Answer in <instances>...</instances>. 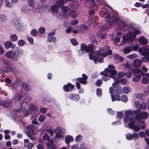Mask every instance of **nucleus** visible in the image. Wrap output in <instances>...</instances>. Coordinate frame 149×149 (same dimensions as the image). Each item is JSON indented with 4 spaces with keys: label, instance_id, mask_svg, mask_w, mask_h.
I'll use <instances>...</instances> for the list:
<instances>
[{
    "label": "nucleus",
    "instance_id": "8",
    "mask_svg": "<svg viewBox=\"0 0 149 149\" xmlns=\"http://www.w3.org/2000/svg\"><path fill=\"white\" fill-rule=\"evenodd\" d=\"M15 52L10 50L7 52L5 54V56L8 58H10L12 60H16L15 55Z\"/></svg>",
    "mask_w": 149,
    "mask_h": 149
},
{
    "label": "nucleus",
    "instance_id": "30",
    "mask_svg": "<svg viewBox=\"0 0 149 149\" xmlns=\"http://www.w3.org/2000/svg\"><path fill=\"white\" fill-rule=\"evenodd\" d=\"M7 20V17L4 14H0V20L2 22H5Z\"/></svg>",
    "mask_w": 149,
    "mask_h": 149
},
{
    "label": "nucleus",
    "instance_id": "28",
    "mask_svg": "<svg viewBox=\"0 0 149 149\" xmlns=\"http://www.w3.org/2000/svg\"><path fill=\"white\" fill-rule=\"evenodd\" d=\"M0 105L3 106L4 107H6L10 105L11 104L8 102L0 100Z\"/></svg>",
    "mask_w": 149,
    "mask_h": 149
},
{
    "label": "nucleus",
    "instance_id": "3",
    "mask_svg": "<svg viewBox=\"0 0 149 149\" xmlns=\"http://www.w3.org/2000/svg\"><path fill=\"white\" fill-rule=\"evenodd\" d=\"M69 0H57L56 5H53L51 7L52 13L54 15H60L58 12V7H60Z\"/></svg>",
    "mask_w": 149,
    "mask_h": 149
},
{
    "label": "nucleus",
    "instance_id": "63",
    "mask_svg": "<svg viewBox=\"0 0 149 149\" xmlns=\"http://www.w3.org/2000/svg\"><path fill=\"white\" fill-rule=\"evenodd\" d=\"M28 3L29 6H32L34 3V1L33 0H28Z\"/></svg>",
    "mask_w": 149,
    "mask_h": 149
},
{
    "label": "nucleus",
    "instance_id": "5",
    "mask_svg": "<svg viewBox=\"0 0 149 149\" xmlns=\"http://www.w3.org/2000/svg\"><path fill=\"white\" fill-rule=\"evenodd\" d=\"M115 67L112 65H109L108 69H105V71L107 70L110 74L109 77L111 78H113L115 77L117 73V71L115 69Z\"/></svg>",
    "mask_w": 149,
    "mask_h": 149
},
{
    "label": "nucleus",
    "instance_id": "37",
    "mask_svg": "<svg viewBox=\"0 0 149 149\" xmlns=\"http://www.w3.org/2000/svg\"><path fill=\"white\" fill-rule=\"evenodd\" d=\"M11 43L10 41H6L4 42V45L6 49H8L10 47Z\"/></svg>",
    "mask_w": 149,
    "mask_h": 149
},
{
    "label": "nucleus",
    "instance_id": "21",
    "mask_svg": "<svg viewBox=\"0 0 149 149\" xmlns=\"http://www.w3.org/2000/svg\"><path fill=\"white\" fill-rule=\"evenodd\" d=\"M141 76L140 75H134V77L132 79V81L135 82H139L140 80Z\"/></svg>",
    "mask_w": 149,
    "mask_h": 149
},
{
    "label": "nucleus",
    "instance_id": "49",
    "mask_svg": "<svg viewBox=\"0 0 149 149\" xmlns=\"http://www.w3.org/2000/svg\"><path fill=\"white\" fill-rule=\"evenodd\" d=\"M121 84L123 85H125L127 84V80L125 79H121L120 81Z\"/></svg>",
    "mask_w": 149,
    "mask_h": 149
},
{
    "label": "nucleus",
    "instance_id": "46",
    "mask_svg": "<svg viewBox=\"0 0 149 149\" xmlns=\"http://www.w3.org/2000/svg\"><path fill=\"white\" fill-rule=\"evenodd\" d=\"M121 100L124 102H126L128 100L127 96L124 95H122L121 98Z\"/></svg>",
    "mask_w": 149,
    "mask_h": 149
},
{
    "label": "nucleus",
    "instance_id": "58",
    "mask_svg": "<svg viewBox=\"0 0 149 149\" xmlns=\"http://www.w3.org/2000/svg\"><path fill=\"white\" fill-rule=\"evenodd\" d=\"M125 75V73H123V72H120L118 73V77L117 78H120L121 79L120 77H123Z\"/></svg>",
    "mask_w": 149,
    "mask_h": 149
},
{
    "label": "nucleus",
    "instance_id": "10",
    "mask_svg": "<svg viewBox=\"0 0 149 149\" xmlns=\"http://www.w3.org/2000/svg\"><path fill=\"white\" fill-rule=\"evenodd\" d=\"M139 52L141 55L146 56L149 54V49L146 47H141L139 49Z\"/></svg>",
    "mask_w": 149,
    "mask_h": 149
},
{
    "label": "nucleus",
    "instance_id": "32",
    "mask_svg": "<svg viewBox=\"0 0 149 149\" xmlns=\"http://www.w3.org/2000/svg\"><path fill=\"white\" fill-rule=\"evenodd\" d=\"M47 144L49 149H55L56 148L55 145L50 142H48Z\"/></svg>",
    "mask_w": 149,
    "mask_h": 149
},
{
    "label": "nucleus",
    "instance_id": "2",
    "mask_svg": "<svg viewBox=\"0 0 149 149\" xmlns=\"http://www.w3.org/2000/svg\"><path fill=\"white\" fill-rule=\"evenodd\" d=\"M141 31L138 29H135L133 30L132 32H129L126 34L123 38V40L121 42V45H123L126 43V41L133 42V39L136 37V34H139Z\"/></svg>",
    "mask_w": 149,
    "mask_h": 149
},
{
    "label": "nucleus",
    "instance_id": "41",
    "mask_svg": "<svg viewBox=\"0 0 149 149\" xmlns=\"http://www.w3.org/2000/svg\"><path fill=\"white\" fill-rule=\"evenodd\" d=\"M133 113L132 111L131 110H127L125 111L124 114L125 116L124 118L125 117H127L129 118L128 116L131 115ZM130 118V117H129Z\"/></svg>",
    "mask_w": 149,
    "mask_h": 149
},
{
    "label": "nucleus",
    "instance_id": "19",
    "mask_svg": "<svg viewBox=\"0 0 149 149\" xmlns=\"http://www.w3.org/2000/svg\"><path fill=\"white\" fill-rule=\"evenodd\" d=\"M126 26V24L125 23L121 21L119 22L118 27L119 28H120V30L122 31V30L124 29V28H125Z\"/></svg>",
    "mask_w": 149,
    "mask_h": 149
},
{
    "label": "nucleus",
    "instance_id": "9",
    "mask_svg": "<svg viewBox=\"0 0 149 149\" xmlns=\"http://www.w3.org/2000/svg\"><path fill=\"white\" fill-rule=\"evenodd\" d=\"M104 49L102 47H100L99 50L97 51L95 53L96 55L98 56H101L102 57H105L107 56L106 52H104Z\"/></svg>",
    "mask_w": 149,
    "mask_h": 149
},
{
    "label": "nucleus",
    "instance_id": "51",
    "mask_svg": "<svg viewBox=\"0 0 149 149\" xmlns=\"http://www.w3.org/2000/svg\"><path fill=\"white\" fill-rule=\"evenodd\" d=\"M135 118L137 120H141L143 118L142 116L140 113V114H137Z\"/></svg>",
    "mask_w": 149,
    "mask_h": 149
},
{
    "label": "nucleus",
    "instance_id": "50",
    "mask_svg": "<svg viewBox=\"0 0 149 149\" xmlns=\"http://www.w3.org/2000/svg\"><path fill=\"white\" fill-rule=\"evenodd\" d=\"M126 138L128 140H131L133 138V135L131 133L127 134L126 135Z\"/></svg>",
    "mask_w": 149,
    "mask_h": 149
},
{
    "label": "nucleus",
    "instance_id": "6",
    "mask_svg": "<svg viewBox=\"0 0 149 149\" xmlns=\"http://www.w3.org/2000/svg\"><path fill=\"white\" fill-rule=\"evenodd\" d=\"M93 49V45L91 44H89L88 46L84 43L81 45V49L86 53L91 51Z\"/></svg>",
    "mask_w": 149,
    "mask_h": 149
},
{
    "label": "nucleus",
    "instance_id": "55",
    "mask_svg": "<svg viewBox=\"0 0 149 149\" xmlns=\"http://www.w3.org/2000/svg\"><path fill=\"white\" fill-rule=\"evenodd\" d=\"M116 92L118 94H121L123 93L122 89L120 87H118L116 90Z\"/></svg>",
    "mask_w": 149,
    "mask_h": 149
},
{
    "label": "nucleus",
    "instance_id": "22",
    "mask_svg": "<svg viewBox=\"0 0 149 149\" xmlns=\"http://www.w3.org/2000/svg\"><path fill=\"white\" fill-rule=\"evenodd\" d=\"M111 97L112 100L113 101H114L115 100L119 101L120 100V96L116 94L115 95V97L114 95L112 94L111 95Z\"/></svg>",
    "mask_w": 149,
    "mask_h": 149
},
{
    "label": "nucleus",
    "instance_id": "45",
    "mask_svg": "<svg viewBox=\"0 0 149 149\" xmlns=\"http://www.w3.org/2000/svg\"><path fill=\"white\" fill-rule=\"evenodd\" d=\"M6 67L8 71H11L12 70V68L11 65L9 62L6 63Z\"/></svg>",
    "mask_w": 149,
    "mask_h": 149
},
{
    "label": "nucleus",
    "instance_id": "12",
    "mask_svg": "<svg viewBox=\"0 0 149 149\" xmlns=\"http://www.w3.org/2000/svg\"><path fill=\"white\" fill-rule=\"evenodd\" d=\"M74 87V86L70 83H68L67 84L63 86V90L65 92H68L72 90Z\"/></svg>",
    "mask_w": 149,
    "mask_h": 149
},
{
    "label": "nucleus",
    "instance_id": "40",
    "mask_svg": "<svg viewBox=\"0 0 149 149\" xmlns=\"http://www.w3.org/2000/svg\"><path fill=\"white\" fill-rule=\"evenodd\" d=\"M22 87L26 91H30L31 89L30 86L25 83L22 84Z\"/></svg>",
    "mask_w": 149,
    "mask_h": 149
},
{
    "label": "nucleus",
    "instance_id": "23",
    "mask_svg": "<svg viewBox=\"0 0 149 149\" xmlns=\"http://www.w3.org/2000/svg\"><path fill=\"white\" fill-rule=\"evenodd\" d=\"M140 113L143 118L144 119H147L149 115V113L146 111H141L140 112Z\"/></svg>",
    "mask_w": 149,
    "mask_h": 149
},
{
    "label": "nucleus",
    "instance_id": "56",
    "mask_svg": "<svg viewBox=\"0 0 149 149\" xmlns=\"http://www.w3.org/2000/svg\"><path fill=\"white\" fill-rule=\"evenodd\" d=\"M125 75L127 78H130L132 76V72H127L125 73Z\"/></svg>",
    "mask_w": 149,
    "mask_h": 149
},
{
    "label": "nucleus",
    "instance_id": "14",
    "mask_svg": "<svg viewBox=\"0 0 149 149\" xmlns=\"http://www.w3.org/2000/svg\"><path fill=\"white\" fill-rule=\"evenodd\" d=\"M14 52L15 53V55L16 60H17V58L22 56L23 54V51L22 50L18 49Z\"/></svg>",
    "mask_w": 149,
    "mask_h": 149
},
{
    "label": "nucleus",
    "instance_id": "18",
    "mask_svg": "<svg viewBox=\"0 0 149 149\" xmlns=\"http://www.w3.org/2000/svg\"><path fill=\"white\" fill-rule=\"evenodd\" d=\"M27 128L31 133L34 134V132L35 130V127L33 125H29L27 126Z\"/></svg>",
    "mask_w": 149,
    "mask_h": 149
},
{
    "label": "nucleus",
    "instance_id": "1",
    "mask_svg": "<svg viewBox=\"0 0 149 149\" xmlns=\"http://www.w3.org/2000/svg\"><path fill=\"white\" fill-rule=\"evenodd\" d=\"M124 122L125 123L129 122L128 124L127 127L131 129H133L136 132L139 131L141 129H143L146 127V124L145 121L143 120L139 123V125H135L134 122L135 120L134 118H130L127 117H125L123 118Z\"/></svg>",
    "mask_w": 149,
    "mask_h": 149
},
{
    "label": "nucleus",
    "instance_id": "33",
    "mask_svg": "<svg viewBox=\"0 0 149 149\" xmlns=\"http://www.w3.org/2000/svg\"><path fill=\"white\" fill-rule=\"evenodd\" d=\"M113 56L114 58L120 61H121L123 60V58L122 57L119 56L117 54H114L113 55Z\"/></svg>",
    "mask_w": 149,
    "mask_h": 149
},
{
    "label": "nucleus",
    "instance_id": "20",
    "mask_svg": "<svg viewBox=\"0 0 149 149\" xmlns=\"http://www.w3.org/2000/svg\"><path fill=\"white\" fill-rule=\"evenodd\" d=\"M100 74L104 75L102 77V79L104 81H106L109 79L108 74L106 71L101 72L100 73Z\"/></svg>",
    "mask_w": 149,
    "mask_h": 149
},
{
    "label": "nucleus",
    "instance_id": "48",
    "mask_svg": "<svg viewBox=\"0 0 149 149\" xmlns=\"http://www.w3.org/2000/svg\"><path fill=\"white\" fill-rule=\"evenodd\" d=\"M97 36L100 39H104L105 38L106 35L104 33H98L97 34Z\"/></svg>",
    "mask_w": 149,
    "mask_h": 149
},
{
    "label": "nucleus",
    "instance_id": "15",
    "mask_svg": "<svg viewBox=\"0 0 149 149\" xmlns=\"http://www.w3.org/2000/svg\"><path fill=\"white\" fill-rule=\"evenodd\" d=\"M29 109L31 111H32L33 112H36L37 109V107L35 106L32 103H30L28 105Z\"/></svg>",
    "mask_w": 149,
    "mask_h": 149
},
{
    "label": "nucleus",
    "instance_id": "24",
    "mask_svg": "<svg viewBox=\"0 0 149 149\" xmlns=\"http://www.w3.org/2000/svg\"><path fill=\"white\" fill-rule=\"evenodd\" d=\"M131 91L130 88L127 86H124L123 89V93L127 94Z\"/></svg>",
    "mask_w": 149,
    "mask_h": 149
},
{
    "label": "nucleus",
    "instance_id": "47",
    "mask_svg": "<svg viewBox=\"0 0 149 149\" xmlns=\"http://www.w3.org/2000/svg\"><path fill=\"white\" fill-rule=\"evenodd\" d=\"M142 73L143 72L140 70L136 69L134 71V75H141L142 74Z\"/></svg>",
    "mask_w": 149,
    "mask_h": 149
},
{
    "label": "nucleus",
    "instance_id": "60",
    "mask_svg": "<svg viewBox=\"0 0 149 149\" xmlns=\"http://www.w3.org/2000/svg\"><path fill=\"white\" fill-rule=\"evenodd\" d=\"M136 54H132L127 56V57L129 58H136Z\"/></svg>",
    "mask_w": 149,
    "mask_h": 149
},
{
    "label": "nucleus",
    "instance_id": "43",
    "mask_svg": "<svg viewBox=\"0 0 149 149\" xmlns=\"http://www.w3.org/2000/svg\"><path fill=\"white\" fill-rule=\"evenodd\" d=\"M139 45V44L137 43H135L133 44V45L132 47L133 49V51H137L138 49Z\"/></svg>",
    "mask_w": 149,
    "mask_h": 149
},
{
    "label": "nucleus",
    "instance_id": "64",
    "mask_svg": "<svg viewBox=\"0 0 149 149\" xmlns=\"http://www.w3.org/2000/svg\"><path fill=\"white\" fill-rule=\"evenodd\" d=\"M102 83V81L100 79L98 80L95 83V85L98 86H100Z\"/></svg>",
    "mask_w": 149,
    "mask_h": 149
},
{
    "label": "nucleus",
    "instance_id": "54",
    "mask_svg": "<svg viewBox=\"0 0 149 149\" xmlns=\"http://www.w3.org/2000/svg\"><path fill=\"white\" fill-rule=\"evenodd\" d=\"M37 33V31L35 29H32L31 32V35L33 36H36Z\"/></svg>",
    "mask_w": 149,
    "mask_h": 149
},
{
    "label": "nucleus",
    "instance_id": "16",
    "mask_svg": "<svg viewBox=\"0 0 149 149\" xmlns=\"http://www.w3.org/2000/svg\"><path fill=\"white\" fill-rule=\"evenodd\" d=\"M139 41L140 44L142 45H146L148 42V40L143 36L139 38Z\"/></svg>",
    "mask_w": 149,
    "mask_h": 149
},
{
    "label": "nucleus",
    "instance_id": "62",
    "mask_svg": "<svg viewBox=\"0 0 149 149\" xmlns=\"http://www.w3.org/2000/svg\"><path fill=\"white\" fill-rule=\"evenodd\" d=\"M45 119V117L43 115H41L38 118V120L39 121L41 122L43 121Z\"/></svg>",
    "mask_w": 149,
    "mask_h": 149
},
{
    "label": "nucleus",
    "instance_id": "17",
    "mask_svg": "<svg viewBox=\"0 0 149 149\" xmlns=\"http://www.w3.org/2000/svg\"><path fill=\"white\" fill-rule=\"evenodd\" d=\"M21 10L23 13H26L29 10V9L26 5H24L21 8Z\"/></svg>",
    "mask_w": 149,
    "mask_h": 149
},
{
    "label": "nucleus",
    "instance_id": "13",
    "mask_svg": "<svg viewBox=\"0 0 149 149\" xmlns=\"http://www.w3.org/2000/svg\"><path fill=\"white\" fill-rule=\"evenodd\" d=\"M41 7V5L40 4L36 3L33 8V11L34 13H38L40 11Z\"/></svg>",
    "mask_w": 149,
    "mask_h": 149
},
{
    "label": "nucleus",
    "instance_id": "36",
    "mask_svg": "<svg viewBox=\"0 0 149 149\" xmlns=\"http://www.w3.org/2000/svg\"><path fill=\"white\" fill-rule=\"evenodd\" d=\"M76 80L79 82L81 84H87L86 81L81 77L77 78Z\"/></svg>",
    "mask_w": 149,
    "mask_h": 149
},
{
    "label": "nucleus",
    "instance_id": "7",
    "mask_svg": "<svg viewBox=\"0 0 149 149\" xmlns=\"http://www.w3.org/2000/svg\"><path fill=\"white\" fill-rule=\"evenodd\" d=\"M61 129L60 128H57L54 131L56 133L55 136V138H59L61 137L62 136V133H65V130Z\"/></svg>",
    "mask_w": 149,
    "mask_h": 149
},
{
    "label": "nucleus",
    "instance_id": "31",
    "mask_svg": "<svg viewBox=\"0 0 149 149\" xmlns=\"http://www.w3.org/2000/svg\"><path fill=\"white\" fill-rule=\"evenodd\" d=\"M147 107V105L146 103H143L141 104L140 107H139L138 109L139 110H146Z\"/></svg>",
    "mask_w": 149,
    "mask_h": 149
},
{
    "label": "nucleus",
    "instance_id": "4",
    "mask_svg": "<svg viewBox=\"0 0 149 149\" xmlns=\"http://www.w3.org/2000/svg\"><path fill=\"white\" fill-rule=\"evenodd\" d=\"M103 11L107 15L106 17V18H108V21L109 22H112L114 25H116L117 24V22L119 21L118 19L116 17H114L112 18H110L109 19V17L110 15L109 12L105 9H104Z\"/></svg>",
    "mask_w": 149,
    "mask_h": 149
},
{
    "label": "nucleus",
    "instance_id": "61",
    "mask_svg": "<svg viewBox=\"0 0 149 149\" xmlns=\"http://www.w3.org/2000/svg\"><path fill=\"white\" fill-rule=\"evenodd\" d=\"M45 29L43 27L40 28L38 29V31L40 33L42 34L45 32Z\"/></svg>",
    "mask_w": 149,
    "mask_h": 149
},
{
    "label": "nucleus",
    "instance_id": "34",
    "mask_svg": "<svg viewBox=\"0 0 149 149\" xmlns=\"http://www.w3.org/2000/svg\"><path fill=\"white\" fill-rule=\"evenodd\" d=\"M141 61L138 59L135 60L133 62V65L136 67H139L141 65Z\"/></svg>",
    "mask_w": 149,
    "mask_h": 149
},
{
    "label": "nucleus",
    "instance_id": "26",
    "mask_svg": "<svg viewBox=\"0 0 149 149\" xmlns=\"http://www.w3.org/2000/svg\"><path fill=\"white\" fill-rule=\"evenodd\" d=\"M69 97L70 99L76 101L79 98V96L78 94L73 95L71 94L69 95Z\"/></svg>",
    "mask_w": 149,
    "mask_h": 149
},
{
    "label": "nucleus",
    "instance_id": "57",
    "mask_svg": "<svg viewBox=\"0 0 149 149\" xmlns=\"http://www.w3.org/2000/svg\"><path fill=\"white\" fill-rule=\"evenodd\" d=\"M6 6L7 7L10 8L12 6V4L7 0L6 1Z\"/></svg>",
    "mask_w": 149,
    "mask_h": 149
},
{
    "label": "nucleus",
    "instance_id": "42",
    "mask_svg": "<svg viewBox=\"0 0 149 149\" xmlns=\"http://www.w3.org/2000/svg\"><path fill=\"white\" fill-rule=\"evenodd\" d=\"M89 56L90 59L93 60L95 63H96L97 58L96 56H94L93 55L90 54H89Z\"/></svg>",
    "mask_w": 149,
    "mask_h": 149
},
{
    "label": "nucleus",
    "instance_id": "38",
    "mask_svg": "<svg viewBox=\"0 0 149 149\" xmlns=\"http://www.w3.org/2000/svg\"><path fill=\"white\" fill-rule=\"evenodd\" d=\"M10 38L12 41H16L17 40V36L15 34H13L11 35Z\"/></svg>",
    "mask_w": 149,
    "mask_h": 149
},
{
    "label": "nucleus",
    "instance_id": "25",
    "mask_svg": "<svg viewBox=\"0 0 149 149\" xmlns=\"http://www.w3.org/2000/svg\"><path fill=\"white\" fill-rule=\"evenodd\" d=\"M61 10L63 11L62 13H60L61 15H64V14L69 10V8L67 6H63L61 8Z\"/></svg>",
    "mask_w": 149,
    "mask_h": 149
},
{
    "label": "nucleus",
    "instance_id": "27",
    "mask_svg": "<svg viewBox=\"0 0 149 149\" xmlns=\"http://www.w3.org/2000/svg\"><path fill=\"white\" fill-rule=\"evenodd\" d=\"M114 80L115 81V82L112 84V86L114 87H116L119 85L120 79V78L115 79Z\"/></svg>",
    "mask_w": 149,
    "mask_h": 149
},
{
    "label": "nucleus",
    "instance_id": "59",
    "mask_svg": "<svg viewBox=\"0 0 149 149\" xmlns=\"http://www.w3.org/2000/svg\"><path fill=\"white\" fill-rule=\"evenodd\" d=\"M70 14L72 17L74 18L76 17L77 16V14L74 10H72L70 12Z\"/></svg>",
    "mask_w": 149,
    "mask_h": 149
},
{
    "label": "nucleus",
    "instance_id": "52",
    "mask_svg": "<svg viewBox=\"0 0 149 149\" xmlns=\"http://www.w3.org/2000/svg\"><path fill=\"white\" fill-rule=\"evenodd\" d=\"M43 139L44 140L48 141L49 140L50 138L48 134L45 133L43 136Z\"/></svg>",
    "mask_w": 149,
    "mask_h": 149
},
{
    "label": "nucleus",
    "instance_id": "11",
    "mask_svg": "<svg viewBox=\"0 0 149 149\" xmlns=\"http://www.w3.org/2000/svg\"><path fill=\"white\" fill-rule=\"evenodd\" d=\"M13 24L15 28L18 30H21L23 28V26L19 22L16 20L13 21Z\"/></svg>",
    "mask_w": 149,
    "mask_h": 149
},
{
    "label": "nucleus",
    "instance_id": "53",
    "mask_svg": "<svg viewBox=\"0 0 149 149\" xmlns=\"http://www.w3.org/2000/svg\"><path fill=\"white\" fill-rule=\"evenodd\" d=\"M25 44V42L23 40H19L18 42V45L19 46H22L24 45Z\"/></svg>",
    "mask_w": 149,
    "mask_h": 149
},
{
    "label": "nucleus",
    "instance_id": "29",
    "mask_svg": "<svg viewBox=\"0 0 149 149\" xmlns=\"http://www.w3.org/2000/svg\"><path fill=\"white\" fill-rule=\"evenodd\" d=\"M65 143L67 144H68L70 143V142L72 141L73 138L71 136L68 135L65 137Z\"/></svg>",
    "mask_w": 149,
    "mask_h": 149
},
{
    "label": "nucleus",
    "instance_id": "39",
    "mask_svg": "<svg viewBox=\"0 0 149 149\" xmlns=\"http://www.w3.org/2000/svg\"><path fill=\"white\" fill-rule=\"evenodd\" d=\"M47 38V41L49 42H54L56 40V38L55 37L48 36Z\"/></svg>",
    "mask_w": 149,
    "mask_h": 149
},
{
    "label": "nucleus",
    "instance_id": "35",
    "mask_svg": "<svg viewBox=\"0 0 149 149\" xmlns=\"http://www.w3.org/2000/svg\"><path fill=\"white\" fill-rule=\"evenodd\" d=\"M132 51V48L130 47H125L124 48L123 51L124 53L125 54H127L131 52Z\"/></svg>",
    "mask_w": 149,
    "mask_h": 149
},
{
    "label": "nucleus",
    "instance_id": "44",
    "mask_svg": "<svg viewBox=\"0 0 149 149\" xmlns=\"http://www.w3.org/2000/svg\"><path fill=\"white\" fill-rule=\"evenodd\" d=\"M141 81L143 84H147L148 83L149 80L148 78L145 77H143Z\"/></svg>",
    "mask_w": 149,
    "mask_h": 149
}]
</instances>
